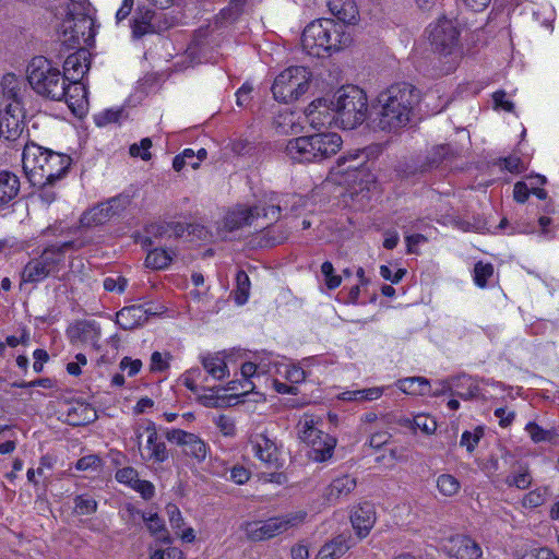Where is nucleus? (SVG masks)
I'll list each match as a JSON object with an SVG mask.
<instances>
[{
    "mask_svg": "<svg viewBox=\"0 0 559 559\" xmlns=\"http://www.w3.org/2000/svg\"><path fill=\"white\" fill-rule=\"evenodd\" d=\"M419 102V91L408 83H396L382 91L374 107L377 123L381 130H396L408 123L415 106Z\"/></svg>",
    "mask_w": 559,
    "mask_h": 559,
    "instance_id": "obj_1",
    "label": "nucleus"
},
{
    "mask_svg": "<svg viewBox=\"0 0 559 559\" xmlns=\"http://www.w3.org/2000/svg\"><path fill=\"white\" fill-rule=\"evenodd\" d=\"M71 157L40 146L26 143L22 153L23 171L32 186L56 183L62 179L71 166Z\"/></svg>",
    "mask_w": 559,
    "mask_h": 559,
    "instance_id": "obj_2",
    "label": "nucleus"
},
{
    "mask_svg": "<svg viewBox=\"0 0 559 559\" xmlns=\"http://www.w3.org/2000/svg\"><path fill=\"white\" fill-rule=\"evenodd\" d=\"M350 34L346 26L331 19H320L309 23L302 32L304 50L313 57H325L349 46Z\"/></svg>",
    "mask_w": 559,
    "mask_h": 559,
    "instance_id": "obj_3",
    "label": "nucleus"
},
{
    "mask_svg": "<svg viewBox=\"0 0 559 559\" xmlns=\"http://www.w3.org/2000/svg\"><path fill=\"white\" fill-rule=\"evenodd\" d=\"M288 197H280L276 193H271L269 201L247 206L238 204L231 207L224 216L223 227L228 231H234L247 226H254L264 228V225H259L257 222L263 217L270 222L277 221L282 211L288 207Z\"/></svg>",
    "mask_w": 559,
    "mask_h": 559,
    "instance_id": "obj_4",
    "label": "nucleus"
},
{
    "mask_svg": "<svg viewBox=\"0 0 559 559\" xmlns=\"http://www.w3.org/2000/svg\"><path fill=\"white\" fill-rule=\"evenodd\" d=\"M341 146L342 139L337 133H316L290 139L285 153L293 162L319 163L335 155Z\"/></svg>",
    "mask_w": 559,
    "mask_h": 559,
    "instance_id": "obj_5",
    "label": "nucleus"
},
{
    "mask_svg": "<svg viewBox=\"0 0 559 559\" xmlns=\"http://www.w3.org/2000/svg\"><path fill=\"white\" fill-rule=\"evenodd\" d=\"M73 245L72 241L50 245L38 255L32 258L21 272L20 286L37 285L49 276H56L66 267L68 252Z\"/></svg>",
    "mask_w": 559,
    "mask_h": 559,
    "instance_id": "obj_6",
    "label": "nucleus"
},
{
    "mask_svg": "<svg viewBox=\"0 0 559 559\" xmlns=\"http://www.w3.org/2000/svg\"><path fill=\"white\" fill-rule=\"evenodd\" d=\"M26 78L36 94L55 102H62L66 95V79L61 71L47 58L34 57L26 69Z\"/></svg>",
    "mask_w": 559,
    "mask_h": 559,
    "instance_id": "obj_7",
    "label": "nucleus"
},
{
    "mask_svg": "<svg viewBox=\"0 0 559 559\" xmlns=\"http://www.w3.org/2000/svg\"><path fill=\"white\" fill-rule=\"evenodd\" d=\"M331 106L335 112L336 124L343 129L352 130L366 120L367 95L355 85L338 88L331 100Z\"/></svg>",
    "mask_w": 559,
    "mask_h": 559,
    "instance_id": "obj_8",
    "label": "nucleus"
},
{
    "mask_svg": "<svg viewBox=\"0 0 559 559\" xmlns=\"http://www.w3.org/2000/svg\"><path fill=\"white\" fill-rule=\"evenodd\" d=\"M58 24L59 38L69 48L91 45L95 37L94 20L86 13V7L72 8L64 13Z\"/></svg>",
    "mask_w": 559,
    "mask_h": 559,
    "instance_id": "obj_9",
    "label": "nucleus"
},
{
    "mask_svg": "<svg viewBox=\"0 0 559 559\" xmlns=\"http://www.w3.org/2000/svg\"><path fill=\"white\" fill-rule=\"evenodd\" d=\"M429 40L431 46L445 58V67L441 69L443 74L453 71L460 58L457 48L459 29L453 20L442 17L429 25Z\"/></svg>",
    "mask_w": 559,
    "mask_h": 559,
    "instance_id": "obj_10",
    "label": "nucleus"
},
{
    "mask_svg": "<svg viewBox=\"0 0 559 559\" xmlns=\"http://www.w3.org/2000/svg\"><path fill=\"white\" fill-rule=\"evenodd\" d=\"M311 72L305 67H289L274 80L272 93L276 100L290 103L302 96L309 88Z\"/></svg>",
    "mask_w": 559,
    "mask_h": 559,
    "instance_id": "obj_11",
    "label": "nucleus"
},
{
    "mask_svg": "<svg viewBox=\"0 0 559 559\" xmlns=\"http://www.w3.org/2000/svg\"><path fill=\"white\" fill-rule=\"evenodd\" d=\"M298 436L302 442L311 448L309 457L317 462L330 459L336 440L316 427L312 416L305 415L298 423Z\"/></svg>",
    "mask_w": 559,
    "mask_h": 559,
    "instance_id": "obj_12",
    "label": "nucleus"
},
{
    "mask_svg": "<svg viewBox=\"0 0 559 559\" xmlns=\"http://www.w3.org/2000/svg\"><path fill=\"white\" fill-rule=\"evenodd\" d=\"M307 516L305 511L292 512L266 521L249 522L245 526L246 535L251 540H264L280 535L301 524Z\"/></svg>",
    "mask_w": 559,
    "mask_h": 559,
    "instance_id": "obj_13",
    "label": "nucleus"
},
{
    "mask_svg": "<svg viewBox=\"0 0 559 559\" xmlns=\"http://www.w3.org/2000/svg\"><path fill=\"white\" fill-rule=\"evenodd\" d=\"M135 442L145 462L164 463L168 459V451L162 437L158 435L156 425L151 421L138 424L134 428Z\"/></svg>",
    "mask_w": 559,
    "mask_h": 559,
    "instance_id": "obj_14",
    "label": "nucleus"
},
{
    "mask_svg": "<svg viewBox=\"0 0 559 559\" xmlns=\"http://www.w3.org/2000/svg\"><path fill=\"white\" fill-rule=\"evenodd\" d=\"M2 91L3 95L11 100L5 106V109L3 112L0 111V115L5 118H12L15 112L13 111L19 110L21 115V127H23V119H24V108H23V94L26 92L25 84L23 81L16 76L13 73H7L3 75L2 81Z\"/></svg>",
    "mask_w": 559,
    "mask_h": 559,
    "instance_id": "obj_15",
    "label": "nucleus"
},
{
    "mask_svg": "<svg viewBox=\"0 0 559 559\" xmlns=\"http://www.w3.org/2000/svg\"><path fill=\"white\" fill-rule=\"evenodd\" d=\"M253 455L270 468H278V449L265 432H254L249 438Z\"/></svg>",
    "mask_w": 559,
    "mask_h": 559,
    "instance_id": "obj_16",
    "label": "nucleus"
},
{
    "mask_svg": "<svg viewBox=\"0 0 559 559\" xmlns=\"http://www.w3.org/2000/svg\"><path fill=\"white\" fill-rule=\"evenodd\" d=\"M151 304L123 307L116 313V323L123 330H133L143 325L151 316L158 314Z\"/></svg>",
    "mask_w": 559,
    "mask_h": 559,
    "instance_id": "obj_17",
    "label": "nucleus"
},
{
    "mask_svg": "<svg viewBox=\"0 0 559 559\" xmlns=\"http://www.w3.org/2000/svg\"><path fill=\"white\" fill-rule=\"evenodd\" d=\"M168 441L180 445L187 455L203 461L207 454L205 442L197 435L181 429H170L166 432Z\"/></svg>",
    "mask_w": 559,
    "mask_h": 559,
    "instance_id": "obj_18",
    "label": "nucleus"
},
{
    "mask_svg": "<svg viewBox=\"0 0 559 559\" xmlns=\"http://www.w3.org/2000/svg\"><path fill=\"white\" fill-rule=\"evenodd\" d=\"M123 207L122 199L112 198L86 211L81 217V224L86 227L103 225L112 216L119 214Z\"/></svg>",
    "mask_w": 559,
    "mask_h": 559,
    "instance_id": "obj_19",
    "label": "nucleus"
},
{
    "mask_svg": "<svg viewBox=\"0 0 559 559\" xmlns=\"http://www.w3.org/2000/svg\"><path fill=\"white\" fill-rule=\"evenodd\" d=\"M308 122L314 129L330 127L336 124V117L331 106V100L316 99L306 109Z\"/></svg>",
    "mask_w": 559,
    "mask_h": 559,
    "instance_id": "obj_20",
    "label": "nucleus"
},
{
    "mask_svg": "<svg viewBox=\"0 0 559 559\" xmlns=\"http://www.w3.org/2000/svg\"><path fill=\"white\" fill-rule=\"evenodd\" d=\"M449 556L455 559H479L483 555L478 543L465 535H456L445 546Z\"/></svg>",
    "mask_w": 559,
    "mask_h": 559,
    "instance_id": "obj_21",
    "label": "nucleus"
},
{
    "mask_svg": "<svg viewBox=\"0 0 559 559\" xmlns=\"http://www.w3.org/2000/svg\"><path fill=\"white\" fill-rule=\"evenodd\" d=\"M350 522L359 538H365L376 523V508L370 502L355 507L350 514Z\"/></svg>",
    "mask_w": 559,
    "mask_h": 559,
    "instance_id": "obj_22",
    "label": "nucleus"
},
{
    "mask_svg": "<svg viewBox=\"0 0 559 559\" xmlns=\"http://www.w3.org/2000/svg\"><path fill=\"white\" fill-rule=\"evenodd\" d=\"M91 64L90 53L84 49L67 57L63 63L62 75L68 81H80L88 71Z\"/></svg>",
    "mask_w": 559,
    "mask_h": 559,
    "instance_id": "obj_23",
    "label": "nucleus"
},
{
    "mask_svg": "<svg viewBox=\"0 0 559 559\" xmlns=\"http://www.w3.org/2000/svg\"><path fill=\"white\" fill-rule=\"evenodd\" d=\"M156 16V12L148 9L144 3H140L135 10L131 22L132 35L134 38H141L147 34L156 32V26L153 21Z\"/></svg>",
    "mask_w": 559,
    "mask_h": 559,
    "instance_id": "obj_24",
    "label": "nucleus"
},
{
    "mask_svg": "<svg viewBox=\"0 0 559 559\" xmlns=\"http://www.w3.org/2000/svg\"><path fill=\"white\" fill-rule=\"evenodd\" d=\"M353 546L350 535L340 534L320 548L317 559H338Z\"/></svg>",
    "mask_w": 559,
    "mask_h": 559,
    "instance_id": "obj_25",
    "label": "nucleus"
},
{
    "mask_svg": "<svg viewBox=\"0 0 559 559\" xmlns=\"http://www.w3.org/2000/svg\"><path fill=\"white\" fill-rule=\"evenodd\" d=\"M200 361L206 373L214 380L219 381L229 376L225 357L221 353L201 355Z\"/></svg>",
    "mask_w": 559,
    "mask_h": 559,
    "instance_id": "obj_26",
    "label": "nucleus"
},
{
    "mask_svg": "<svg viewBox=\"0 0 559 559\" xmlns=\"http://www.w3.org/2000/svg\"><path fill=\"white\" fill-rule=\"evenodd\" d=\"M356 487V479L344 475L335 478L325 489L324 497L328 502L335 503L342 498L348 496Z\"/></svg>",
    "mask_w": 559,
    "mask_h": 559,
    "instance_id": "obj_27",
    "label": "nucleus"
},
{
    "mask_svg": "<svg viewBox=\"0 0 559 559\" xmlns=\"http://www.w3.org/2000/svg\"><path fill=\"white\" fill-rule=\"evenodd\" d=\"M330 12L336 16L342 24H353L358 16L357 5L354 0H329Z\"/></svg>",
    "mask_w": 559,
    "mask_h": 559,
    "instance_id": "obj_28",
    "label": "nucleus"
},
{
    "mask_svg": "<svg viewBox=\"0 0 559 559\" xmlns=\"http://www.w3.org/2000/svg\"><path fill=\"white\" fill-rule=\"evenodd\" d=\"M19 191V177L11 171H0V209L10 203L17 195Z\"/></svg>",
    "mask_w": 559,
    "mask_h": 559,
    "instance_id": "obj_29",
    "label": "nucleus"
},
{
    "mask_svg": "<svg viewBox=\"0 0 559 559\" xmlns=\"http://www.w3.org/2000/svg\"><path fill=\"white\" fill-rule=\"evenodd\" d=\"M383 393V386H372L366 389L347 390L338 394L337 397L343 402L365 403L379 400Z\"/></svg>",
    "mask_w": 559,
    "mask_h": 559,
    "instance_id": "obj_30",
    "label": "nucleus"
},
{
    "mask_svg": "<svg viewBox=\"0 0 559 559\" xmlns=\"http://www.w3.org/2000/svg\"><path fill=\"white\" fill-rule=\"evenodd\" d=\"M396 386L405 394L425 396L430 393V382L424 377H409L396 382Z\"/></svg>",
    "mask_w": 559,
    "mask_h": 559,
    "instance_id": "obj_31",
    "label": "nucleus"
},
{
    "mask_svg": "<svg viewBox=\"0 0 559 559\" xmlns=\"http://www.w3.org/2000/svg\"><path fill=\"white\" fill-rule=\"evenodd\" d=\"M62 100L73 110L75 107L82 108L87 102V91L80 81H68L66 82V95Z\"/></svg>",
    "mask_w": 559,
    "mask_h": 559,
    "instance_id": "obj_32",
    "label": "nucleus"
},
{
    "mask_svg": "<svg viewBox=\"0 0 559 559\" xmlns=\"http://www.w3.org/2000/svg\"><path fill=\"white\" fill-rule=\"evenodd\" d=\"M129 512L133 514L134 512L141 514L142 520L146 523L147 530L152 535H156L158 539L165 544L170 543V538L165 528L164 521L157 515V513H142L140 511H135L134 508H128Z\"/></svg>",
    "mask_w": 559,
    "mask_h": 559,
    "instance_id": "obj_33",
    "label": "nucleus"
},
{
    "mask_svg": "<svg viewBox=\"0 0 559 559\" xmlns=\"http://www.w3.org/2000/svg\"><path fill=\"white\" fill-rule=\"evenodd\" d=\"M175 255L176 252L173 249L154 248L148 251L145 264L147 267L162 270L171 263Z\"/></svg>",
    "mask_w": 559,
    "mask_h": 559,
    "instance_id": "obj_34",
    "label": "nucleus"
},
{
    "mask_svg": "<svg viewBox=\"0 0 559 559\" xmlns=\"http://www.w3.org/2000/svg\"><path fill=\"white\" fill-rule=\"evenodd\" d=\"M401 425L411 428V429H418L421 432L430 436L433 435L437 430V421L433 417L426 415V414H418L414 416V418H405L402 419Z\"/></svg>",
    "mask_w": 559,
    "mask_h": 559,
    "instance_id": "obj_35",
    "label": "nucleus"
},
{
    "mask_svg": "<svg viewBox=\"0 0 559 559\" xmlns=\"http://www.w3.org/2000/svg\"><path fill=\"white\" fill-rule=\"evenodd\" d=\"M15 115L12 118H3L0 115V139L15 140L23 131L21 127V115L19 110H13Z\"/></svg>",
    "mask_w": 559,
    "mask_h": 559,
    "instance_id": "obj_36",
    "label": "nucleus"
},
{
    "mask_svg": "<svg viewBox=\"0 0 559 559\" xmlns=\"http://www.w3.org/2000/svg\"><path fill=\"white\" fill-rule=\"evenodd\" d=\"M455 395L463 400H471L477 396L479 388L475 380L467 376L459 377L454 380Z\"/></svg>",
    "mask_w": 559,
    "mask_h": 559,
    "instance_id": "obj_37",
    "label": "nucleus"
},
{
    "mask_svg": "<svg viewBox=\"0 0 559 559\" xmlns=\"http://www.w3.org/2000/svg\"><path fill=\"white\" fill-rule=\"evenodd\" d=\"M532 475L526 466H519L518 469L513 471L506 477V484L509 487H515L524 490L532 484Z\"/></svg>",
    "mask_w": 559,
    "mask_h": 559,
    "instance_id": "obj_38",
    "label": "nucleus"
},
{
    "mask_svg": "<svg viewBox=\"0 0 559 559\" xmlns=\"http://www.w3.org/2000/svg\"><path fill=\"white\" fill-rule=\"evenodd\" d=\"M148 235L143 241L144 245L153 246L155 243L160 245L163 240L169 239V226L168 223L151 224L146 228Z\"/></svg>",
    "mask_w": 559,
    "mask_h": 559,
    "instance_id": "obj_39",
    "label": "nucleus"
},
{
    "mask_svg": "<svg viewBox=\"0 0 559 559\" xmlns=\"http://www.w3.org/2000/svg\"><path fill=\"white\" fill-rule=\"evenodd\" d=\"M250 294V280L247 273L242 270L236 274V289H235V301L237 305H245Z\"/></svg>",
    "mask_w": 559,
    "mask_h": 559,
    "instance_id": "obj_40",
    "label": "nucleus"
},
{
    "mask_svg": "<svg viewBox=\"0 0 559 559\" xmlns=\"http://www.w3.org/2000/svg\"><path fill=\"white\" fill-rule=\"evenodd\" d=\"M437 488L441 495L445 497H453L460 491L461 484L453 475L441 474L437 478Z\"/></svg>",
    "mask_w": 559,
    "mask_h": 559,
    "instance_id": "obj_41",
    "label": "nucleus"
},
{
    "mask_svg": "<svg viewBox=\"0 0 559 559\" xmlns=\"http://www.w3.org/2000/svg\"><path fill=\"white\" fill-rule=\"evenodd\" d=\"M360 155L358 153L349 154L347 156H341L337 159L338 174H349L352 171L362 174L364 170L360 167L364 164V160H358Z\"/></svg>",
    "mask_w": 559,
    "mask_h": 559,
    "instance_id": "obj_42",
    "label": "nucleus"
},
{
    "mask_svg": "<svg viewBox=\"0 0 559 559\" xmlns=\"http://www.w3.org/2000/svg\"><path fill=\"white\" fill-rule=\"evenodd\" d=\"M548 497V488L539 487L530 492H527L523 500L522 506L526 509H535L542 504H544Z\"/></svg>",
    "mask_w": 559,
    "mask_h": 559,
    "instance_id": "obj_43",
    "label": "nucleus"
},
{
    "mask_svg": "<svg viewBox=\"0 0 559 559\" xmlns=\"http://www.w3.org/2000/svg\"><path fill=\"white\" fill-rule=\"evenodd\" d=\"M484 437V428L478 426L474 430H465L460 440V445L464 447L467 452L472 453Z\"/></svg>",
    "mask_w": 559,
    "mask_h": 559,
    "instance_id": "obj_44",
    "label": "nucleus"
},
{
    "mask_svg": "<svg viewBox=\"0 0 559 559\" xmlns=\"http://www.w3.org/2000/svg\"><path fill=\"white\" fill-rule=\"evenodd\" d=\"M185 166H191L193 169L199 168L195 162V152L192 148H185L182 153L176 155L173 160V168L180 171Z\"/></svg>",
    "mask_w": 559,
    "mask_h": 559,
    "instance_id": "obj_45",
    "label": "nucleus"
},
{
    "mask_svg": "<svg viewBox=\"0 0 559 559\" xmlns=\"http://www.w3.org/2000/svg\"><path fill=\"white\" fill-rule=\"evenodd\" d=\"M493 274V266L490 263L477 262L474 266V282L475 284L484 288L487 285V280Z\"/></svg>",
    "mask_w": 559,
    "mask_h": 559,
    "instance_id": "obj_46",
    "label": "nucleus"
},
{
    "mask_svg": "<svg viewBox=\"0 0 559 559\" xmlns=\"http://www.w3.org/2000/svg\"><path fill=\"white\" fill-rule=\"evenodd\" d=\"M213 421L224 437L231 438L236 436V424L230 416L219 415Z\"/></svg>",
    "mask_w": 559,
    "mask_h": 559,
    "instance_id": "obj_47",
    "label": "nucleus"
},
{
    "mask_svg": "<svg viewBox=\"0 0 559 559\" xmlns=\"http://www.w3.org/2000/svg\"><path fill=\"white\" fill-rule=\"evenodd\" d=\"M152 141L150 138H144L140 141V143H133L129 153L132 157H140L143 160H148L152 157L151 154Z\"/></svg>",
    "mask_w": 559,
    "mask_h": 559,
    "instance_id": "obj_48",
    "label": "nucleus"
},
{
    "mask_svg": "<svg viewBox=\"0 0 559 559\" xmlns=\"http://www.w3.org/2000/svg\"><path fill=\"white\" fill-rule=\"evenodd\" d=\"M74 503L76 512L82 515L93 514L97 509L95 499L85 495L76 496Z\"/></svg>",
    "mask_w": 559,
    "mask_h": 559,
    "instance_id": "obj_49",
    "label": "nucleus"
},
{
    "mask_svg": "<svg viewBox=\"0 0 559 559\" xmlns=\"http://www.w3.org/2000/svg\"><path fill=\"white\" fill-rule=\"evenodd\" d=\"M122 109H107L94 116V121L98 127L118 122L122 116Z\"/></svg>",
    "mask_w": 559,
    "mask_h": 559,
    "instance_id": "obj_50",
    "label": "nucleus"
},
{
    "mask_svg": "<svg viewBox=\"0 0 559 559\" xmlns=\"http://www.w3.org/2000/svg\"><path fill=\"white\" fill-rule=\"evenodd\" d=\"M53 12L56 17H62L64 13H70V9H80L86 3V0H55Z\"/></svg>",
    "mask_w": 559,
    "mask_h": 559,
    "instance_id": "obj_51",
    "label": "nucleus"
},
{
    "mask_svg": "<svg viewBox=\"0 0 559 559\" xmlns=\"http://www.w3.org/2000/svg\"><path fill=\"white\" fill-rule=\"evenodd\" d=\"M321 272L325 277V284L329 289H335L341 285L342 278L334 274V267L331 262H323L321 265Z\"/></svg>",
    "mask_w": 559,
    "mask_h": 559,
    "instance_id": "obj_52",
    "label": "nucleus"
},
{
    "mask_svg": "<svg viewBox=\"0 0 559 559\" xmlns=\"http://www.w3.org/2000/svg\"><path fill=\"white\" fill-rule=\"evenodd\" d=\"M202 377V371L199 368H191L186 371L182 376V383L186 388H188L191 392H199L198 381Z\"/></svg>",
    "mask_w": 559,
    "mask_h": 559,
    "instance_id": "obj_53",
    "label": "nucleus"
},
{
    "mask_svg": "<svg viewBox=\"0 0 559 559\" xmlns=\"http://www.w3.org/2000/svg\"><path fill=\"white\" fill-rule=\"evenodd\" d=\"M257 372V365L254 362L248 361L242 364L241 366V374L245 378L243 383H241V391L239 394H247L253 389V384L251 381H249V378H251Z\"/></svg>",
    "mask_w": 559,
    "mask_h": 559,
    "instance_id": "obj_54",
    "label": "nucleus"
},
{
    "mask_svg": "<svg viewBox=\"0 0 559 559\" xmlns=\"http://www.w3.org/2000/svg\"><path fill=\"white\" fill-rule=\"evenodd\" d=\"M518 559H558L552 550L547 547L535 548L525 551Z\"/></svg>",
    "mask_w": 559,
    "mask_h": 559,
    "instance_id": "obj_55",
    "label": "nucleus"
},
{
    "mask_svg": "<svg viewBox=\"0 0 559 559\" xmlns=\"http://www.w3.org/2000/svg\"><path fill=\"white\" fill-rule=\"evenodd\" d=\"M150 559H183V552L177 547L155 549L151 552Z\"/></svg>",
    "mask_w": 559,
    "mask_h": 559,
    "instance_id": "obj_56",
    "label": "nucleus"
},
{
    "mask_svg": "<svg viewBox=\"0 0 559 559\" xmlns=\"http://www.w3.org/2000/svg\"><path fill=\"white\" fill-rule=\"evenodd\" d=\"M138 478V471L133 467H123L118 469L116 473V479L121 484L129 485L130 487L133 486Z\"/></svg>",
    "mask_w": 559,
    "mask_h": 559,
    "instance_id": "obj_57",
    "label": "nucleus"
},
{
    "mask_svg": "<svg viewBox=\"0 0 559 559\" xmlns=\"http://www.w3.org/2000/svg\"><path fill=\"white\" fill-rule=\"evenodd\" d=\"M526 432L530 435L534 442H542L549 438V432L544 430L540 426L535 423H528L525 426Z\"/></svg>",
    "mask_w": 559,
    "mask_h": 559,
    "instance_id": "obj_58",
    "label": "nucleus"
},
{
    "mask_svg": "<svg viewBox=\"0 0 559 559\" xmlns=\"http://www.w3.org/2000/svg\"><path fill=\"white\" fill-rule=\"evenodd\" d=\"M127 284H128V282L124 277L117 276V277H106L104 280L103 285L107 292L122 293V292H124Z\"/></svg>",
    "mask_w": 559,
    "mask_h": 559,
    "instance_id": "obj_59",
    "label": "nucleus"
},
{
    "mask_svg": "<svg viewBox=\"0 0 559 559\" xmlns=\"http://www.w3.org/2000/svg\"><path fill=\"white\" fill-rule=\"evenodd\" d=\"M90 332L99 333V330L97 328V324L94 321H81L78 322L71 330V333L73 336L81 337L82 335H85Z\"/></svg>",
    "mask_w": 559,
    "mask_h": 559,
    "instance_id": "obj_60",
    "label": "nucleus"
},
{
    "mask_svg": "<svg viewBox=\"0 0 559 559\" xmlns=\"http://www.w3.org/2000/svg\"><path fill=\"white\" fill-rule=\"evenodd\" d=\"M53 186L55 183H45L43 186H37L39 189L38 198L46 205L51 204L57 198V193L53 190Z\"/></svg>",
    "mask_w": 559,
    "mask_h": 559,
    "instance_id": "obj_61",
    "label": "nucleus"
},
{
    "mask_svg": "<svg viewBox=\"0 0 559 559\" xmlns=\"http://www.w3.org/2000/svg\"><path fill=\"white\" fill-rule=\"evenodd\" d=\"M166 512L169 518V523L171 527L174 530L181 528V526L183 525V519L178 507L176 504L169 503L166 507Z\"/></svg>",
    "mask_w": 559,
    "mask_h": 559,
    "instance_id": "obj_62",
    "label": "nucleus"
},
{
    "mask_svg": "<svg viewBox=\"0 0 559 559\" xmlns=\"http://www.w3.org/2000/svg\"><path fill=\"white\" fill-rule=\"evenodd\" d=\"M119 367L121 370L127 371L129 377H133L141 370L142 361L140 359L123 357Z\"/></svg>",
    "mask_w": 559,
    "mask_h": 559,
    "instance_id": "obj_63",
    "label": "nucleus"
},
{
    "mask_svg": "<svg viewBox=\"0 0 559 559\" xmlns=\"http://www.w3.org/2000/svg\"><path fill=\"white\" fill-rule=\"evenodd\" d=\"M99 464L100 459L97 455H86L76 462L75 468L79 471L96 469Z\"/></svg>",
    "mask_w": 559,
    "mask_h": 559,
    "instance_id": "obj_64",
    "label": "nucleus"
}]
</instances>
